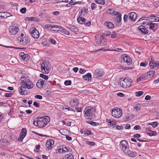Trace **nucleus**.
<instances>
[{"label": "nucleus", "instance_id": "dca6fc26", "mask_svg": "<svg viewBox=\"0 0 159 159\" xmlns=\"http://www.w3.org/2000/svg\"><path fill=\"white\" fill-rule=\"evenodd\" d=\"M46 81L43 80H39L36 84V86L39 88H42L44 85H45V82Z\"/></svg>", "mask_w": 159, "mask_h": 159}, {"label": "nucleus", "instance_id": "4d7b16f0", "mask_svg": "<svg viewBox=\"0 0 159 159\" xmlns=\"http://www.w3.org/2000/svg\"><path fill=\"white\" fill-rule=\"evenodd\" d=\"M128 17H129L128 15H127L125 14L124 15L123 20L125 22H126L127 21Z\"/></svg>", "mask_w": 159, "mask_h": 159}, {"label": "nucleus", "instance_id": "79ce46f5", "mask_svg": "<svg viewBox=\"0 0 159 159\" xmlns=\"http://www.w3.org/2000/svg\"><path fill=\"white\" fill-rule=\"evenodd\" d=\"M88 9L86 8H82L81 10V11L80 12V15L82 16L83 15V13L84 12L85 13H87L88 12Z\"/></svg>", "mask_w": 159, "mask_h": 159}, {"label": "nucleus", "instance_id": "680f3d73", "mask_svg": "<svg viewBox=\"0 0 159 159\" xmlns=\"http://www.w3.org/2000/svg\"><path fill=\"white\" fill-rule=\"evenodd\" d=\"M13 94L12 93H6L5 97L7 98L10 97Z\"/></svg>", "mask_w": 159, "mask_h": 159}, {"label": "nucleus", "instance_id": "5701e85b", "mask_svg": "<svg viewBox=\"0 0 159 159\" xmlns=\"http://www.w3.org/2000/svg\"><path fill=\"white\" fill-rule=\"evenodd\" d=\"M103 75V73L102 71L96 70L95 72V75L97 77H101Z\"/></svg>", "mask_w": 159, "mask_h": 159}, {"label": "nucleus", "instance_id": "5fc2aeb1", "mask_svg": "<svg viewBox=\"0 0 159 159\" xmlns=\"http://www.w3.org/2000/svg\"><path fill=\"white\" fill-rule=\"evenodd\" d=\"M36 120H34L33 121V123L34 125L35 126H39V121L37 119H36Z\"/></svg>", "mask_w": 159, "mask_h": 159}, {"label": "nucleus", "instance_id": "e433bc0d", "mask_svg": "<svg viewBox=\"0 0 159 159\" xmlns=\"http://www.w3.org/2000/svg\"><path fill=\"white\" fill-rule=\"evenodd\" d=\"M95 1L96 3L101 5H104L105 3L104 0H95Z\"/></svg>", "mask_w": 159, "mask_h": 159}, {"label": "nucleus", "instance_id": "c756f323", "mask_svg": "<svg viewBox=\"0 0 159 159\" xmlns=\"http://www.w3.org/2000/svg\"><path fill=\"white\" fill-rule=\"evenodd\" d=\"M55 27H57V26H56V25H52L48 24H47L45 25V27L49 30H51Z\"/></svg>", "mask_w": 159, "mask_h": 159}, {"label": "nucleus", "instance_id": "9d476101", "mask_svg": "<svg viewBox=\"0 0 159 159\" xmlns=\"http://www.w3.org/2000/svg\"><path fill=\"white\" fill-rule=\"evenodd\" d=\"M149 28L153 31H155L158 28V25L157 24L153 23L152 22H148L147 23Z\"/></svg>", "mask_w": 159, "mask_h": 159}, {"label": "nucleus", "instance_id": "6e6552de", "mask_svg": "<svg viewBox=\"0 0 159 159\" xmlns=\"http://www.w3.org/2000/svg\"><path fill=\"white\" fill-rule=\"evenodd\" d=\"M120 146L125 152L129 149L128 144L127 142L125 140L121 141L120 142Z\"/></svg>", "mask_w": 159, "mask_h": 159}, {"label": "nucleus", "instance_id": "f704fd0d", "mask_svg": "<svg viewBox=\"0 0 159 159\" xmlns=\"http://www.w3.org/2000/svg\"><path fill=\"white\" fill-rule=\"evenodd\" d=\"M147 134L150 136H155L157 134L156 131H151L150 132L147 133Z\"/></svg>", "mask_w": 159, "mask_h": 159}, {"label": "nucleus", "instance_id": "37998d69", "mask_svg": "<svg viewBox=\"0 0 159 159\" xmlns=\"http://www.w3.org/2000/svg\"><path fill=\"white\" fill-rule=\"evenodd\" d=\"M37 19L36 17H27L26 18V20L28 21H35Z\"/></svg>", "mask_w": 159, "mask_h": 159}, {"label": "nucleus", "instance_id": "4468645a", "mask_svg": "<svg viewBox=\"0 0 159 159\" xmlns=\"http://www.w3.org/2000/svg\"><path fill=\"white\" fill-rule=\"evenodd\" d=\"M54 141L52 139L48 140L46 143V147L48 149H50L52 148V145L54 144Z\"/></svg>", "mask_w": 159, "mask_h": 159}, {"label": "nucleus", "instance_id": "f8f14e48", "mask_svg": "<svg viewBox=\"0 0 159 159\" xmlns=\"http://www.w3.org/2000/svg\"><path fill=\"white\" fill-rule=\"evenodd\" d=\"M139 30L140 31L141 33L143 34H147L148 32V31L145 27L143 25H140L139 27Z\"/></svg>", "mask_w": 159, "mask_h": 159}, {"label": "nucleus", "instance_id": "72a5a7b5", "mask_svg": "<svg viewBox=\"0 0 159 159\" xmlns=\"http://www.w3.org/2000/svg\"><path fill=\"white\" fill-rule=\"evenodd\" d=\"M78 22L80 24H82L84 23L85 21V19L84 18L79 17L77 19Z\"/></svg>", "mask_w": 159, "mask_h": 159}, {"label": "nucleus", "instance_id": "b1692460", "mask_svg": "<svg viewBox=\"0 0 159 159\" xmlns=\"http://www.w3.org/2000/svg\"><path fill=\"white\" fill-rule=\"evenodd\" d=\"M69 28L74 32L76 33L79 31L77 28L75 26L70 25L69 26Z\"/></svg>", "mask_w": 159, "mask_h": 159}, {"label": "nucleus", "instance_id": "c03bdc74", "mask_svg": "<svg viewBox=\"0 0 159 159\" xmlns=\"http://www.w3.org/2000/svg\"><path fill=\"white\" fill-rule=\"evenodd\" d=\"M35 1V0H25V3L29 5L31 4Z\"/></svg>", "mask_w": 159, "mask_h": 159}, {"label": "nucleus", "instance_id": "473e14b6", "mask_svg": "<svg viewBox=\"0 0 159 159\" xmlns=\"http://www.w3.org/2000/svg\"><path fill=\"white\" fill-rule=\"evenodd\" d=\"M157 61L155 62H153L150 61L149 63V66L151 69H153L157 66Z\"/></svg>", "mask_w": 159, "mask_h": 159}, {"label": "nucleus", "instance_id": "864d4df0", "mask_svg": "<svg viewBox=\"0 0 159 159\" xmlns=\"http://www.w3.org/2000/svg\"><path fill=\"white\" fill-rule=\"evenodd\" d=\"M114 10L113 9L110 8L107 10V11L108 13H109L110 14H113V13H114Z\"/></svg>", "mask_w": 159, "mask_h": 159}, {"label": "nucleus", "instance_id": "f257e3e1", "mask_svg": "<svg viewBox=\"0 0 159 159\" xmlns=\"http://www.w3.org/2000/svg\"><path fill=\"white\" fill-rule=\"evenodd\" d=\"M95 109L90 107L86 108L84 111V115L85 118L87 119L92 120L95 116Z\"/></svg>", "mask_w": 159, "mask_h": 159}, {"label": "nucleus", "instance_id": "ea45409f", "mask_svg": "<svg viewBox=\"0 0 159 159\" xmlns=\"http://www.w3.org/2000/svg\"><path fill=\"white\" fill-rule=\"evenodd\" d=\"M87 122L93 126H97L99 125L98 123L95 122L90 121L89 122H89Z\"/></svg>", "mask_w": 159, "mask_h": 159}, {"label": "nucleus", "instance_id": "39448f33", "mask_svg": "<svg viewBox=\"0 0 159 159\" xmlns=\"http://www.w3.org/2000/svg\"><path fill=\"white\" fill-rule=\"evenodd\" d=\"M9 30L11 34L12 35H15L19 30V26L17 24H15L9 27Z\"/></svg>", "mask_w": 159, "mask_h": 159}, {"label": "nucleus", "instance_id": "f03ea898", "mask_svg": "<svg viewBox=\"0 0 159 159\" xmlns=\"http://www.w3.org/2000/svg\"><path fill=\"white\" fill-rule=\"evenodd\" d=\"M21 85L24 88L32 89L34 86L32 82L29 79L25 78L21 83Z\"/></svg>", "mask_w": 159, "mask_h": 159}, {"label": "nucleus", "instance_id": "aec40b11", "mask_svg": "<svg viewBox=\"0 0 159 159\" xmlns=\"http://www.w3.org/2000/svg\"><path fill=\"white\" fill-rule=\"evenodd\" d=\"M12 16L11 14L10 13L7 12H3L2 13L1 16L4 18H7Z\"/></svg>", "mask_w": 159, "mask_h": 159}, {"label": "nucleus", "instance_id": "c85d7f7f", "mask_svg": "<svg viewBox=\"0 0 159 159\" xmlns=\"http://www.w3.org/2000/svg\"><path fill=\"white\" fill-rule=\"evenodd\" d=\"M27 133V130L25 128H23L22 129L20 134V135H21V136L25 137Z\"/></svg>", "mask_w": 159, "mask_h": 159}, {"label": "nucleus", "instance_id": "603ef678", "mask_svg": "<svg viewBox=\"0 0 159 159\" xmlns=\"http://www.w3.org/2000/svg\"><path fill=\"white\" fill-rule=\"evenodd\" d=\"M84 134L87 135H92L93 134L91 133V130H87L85 131Z\"/></svg>", "mask_w": 159, "mask_h": 159}, {"label": "nucleus", "instance_id": "6e6d98bb", "mask_svg": "<svg viewBox=\"0 0 159 159\" xmlns=\"http://www.w3.org/2000/svg\"><path fill=\"white\" fill-rule=\"evenodd\" d=\"M26 10V9L25 7H23L20 10V12L22 13H25Z\"/></svg>", "mask_w": 159, "mask_h": 159}, {"label": "nucleus", "instance_id": "7c9ffc66", "mask_svg": "<svg viewBox=\"0 0 159 159\" xmlns=\"http://www.w3.org/2000/svg\"><path fill=\"white\" fill-rule=\"evenodd\" d=\"M50 120V117L48 116H45V118H44V120H43V123H44V124L46 126L49 123Z\"/></svg>", "mask_w": 159, "mask_h": 159}, {"label": "nucleus", "instance_id": "09e8293b", "mask_svg": "<svg viewBox=\"0 0 159 159\" xmlns=\"http://www.w3.org/2000/svg\"><path fill=\"white\" fill-rule=\"evenodd\" d=\"M40 76L45 80H47L48 78V76H47L43 74H41L40 75Z\"/></svg>", "mask_w": 159, "mask_h": 159}, {"label": "nucleus", "instance_id": "13d9d810", "mask_svg": "<svg viewBox=\"0 0 159 159\" xmlns=\"http://www.w3.org/2000/svg\"><path fill=\"white\" fill-rule=\"evenodd\" d=\"M37 119L38 121H43V120H44V117H39L37 118H35V119Z\"/></svg>", "mask_w": 159, "mask_h": 159}, {"label": "nucleus", "instance_id": "9b49d317", "mask_svg": "<svg viewBox=\"0 0 159 159\" xmlns=\"http://www.w3.org/2000/svg\"><path fill=\"white\" fill-rule=\"evenodd\" d=\"M18 40L20 41V43L23 45H25L29 43V39L27 37H19Z\"/></svg>", "mask_w": 159, "mask_h": 159}, {"label": "nucleus", "instance_id": "bb28decb", "mask_svg": "<svg viewBox=\"0 0 159 159\" xmlns=\"http://www.w3.org/2000/svg\"><path fill=\"white\" fill-rule=\"evenodd\" d=\"M19 56L23 60H25V59L27 57L28 55L27 54H25L23 52H21L19 54Z\"/></svg>", "mask_w": 159, "mask_h": 159}, {"label": "nucleus", "instance_id": "393cba45", "mask_svg": "<svg viewBox=\"0 0 159 159\" xmlns=\"http://www.w3.org/2000/svg\"><path fill=\"white\" fill-rule=\"evenodd\" d=\"M146 76L145 75V74L140 76L137 78V82H139L141 80H147V77H146Z\"/></svg>", "mask_w": 159, "mask_h": 159}, {"label": "nucleus", "instance_id": "0e129e2a", "mask_svg": "<svg viewBox=\"0 0 159 159\" xmlns=\"http://www.w3.org/2000/svg\"><path fill=\"white\" fill-rule=\"evenodd\" d=\"M35 98H36L39 99H41L43 97L42 96L39 95H37L35 96Z\"/></svg>", "mask_w": 159, "mask_h": 159}, {"label": "nucleus", "instance_id": "3c124183", "mask_svg": "<svg viewBox=\"0 0 159 159\" xmlns=\"http://www.w3.org/2000/svg\"><path fill=\"white\" fill-rule=\"evenodd\" d=\"M99 36L98 35V36H97V35H96V36H95V39L96 38H98V39L99 40L101 41V42L104 39V37L103 36H100V37L99 38L98 37H99Z\"/></svg>", "mask_w": 159, "mask_h": 159}, {"label": "nucleus", "instance_id": "1a4fd4ad", "mask_svg": "<svg viewBox=\"0 0 159 159\" xmlns=\"http://www.w3.org/2000/svg\"><path fill=\"white\" fill-rule=\"evenodd\" d=\"M124 61L128 65H130L132 63V60L130 57L127 55H123L122 56Z\"/></svg>", "mask_w": 159, "mask_h": 159}, {"label": "nucleus", "instance_id": "bf43d9fd", "mask_svg": "<svg viewBox=\"0 0 159 159\" xmlns=\"http://www.w3.org/2000/svg\"><path fill=\"white\" fill-rule=\"evenodd\" d=\"M113 15H114L119 16L120 15H121V13L119 11H114V13H113Z\"/></svg>", "mask_w": 159, "mask_h": 159}, {"label": "nucleus", "instance_id": "774afa93", "mask_svg": "<svg viewBox=\"0 0 159 159\" xmlns=\"http://www.w3.org/2000/svg\"><path fill=\"white\" fill-rule=\"evenodd\" d=\"M39 105V104L36 102H34L33 103V105L37 107H40Z\"/></svg>", "mask_w": 159, "mask_h": 159}, {"label": "nucleus", "instance_id": "69168bd1", "mask_svg": "<svg viewBox=\"0 0 159 159\" xmlns=\"http://www.w3.org/2000/svg\"><path fill=\"white\" fill-rule=\"evenodd\" d=\"M24 138V137L21 136V135H20L19 137L18 138V141L20 142H22Z\"/></svg>", "mask_w": 159, "mask_h": 159}, {"label": "nucleus", "instance_id": "a18cd8bd", "mask_svg": "<svg viewBox=\"0 0 159 159\" xmlns=\"http://www.w3.org/2000/svg\"><path fill=\"white\" fill-rule=\"evenodd\" d=\"M91 8L92 10L95 9L97 8V5L94 3H92L91 5Z\"/></svg>", "mask_w": 159, "mask_h": 159}, {"label": "nucleus", "instance_id": "412c9836", "mask_svg": "<svg viewBox=\"0 0 159 159\" xmlns=\"http://www.w3.org/2000/svg\"><path fill=\"white\" fill-rule=\"evenodd\" d=\"M91 75L90 73H88L83 76V78L85 80L89 81L91 80Z\"/></svg>", "mask_w": 159, "mask_h": 159}, {"label": "nucleus", "instance_id": "052dcab7", "mask_svg": "<svg viewBox=\"0 0 159 159\" xmlns=\"http://www.w3.org/2000/svg\"><path fill=\"white\" fill-rule=\"evenodd\" d=\"M116 36V35L115 32H112L111 34V37L112 38H114Z\"/></svg>", "mask_w": 159, "mask_h": 159}, {"label": "nucleus", "instance_id": "a211bd4d", "mask_svg": "<svg viewBox=\"0 0 159 159\" xmlns=\"http://www.w3.org/2000/svg\"><path fill=\"white\" fill-rule=\"evenodd\" d=\"M155 74V71L154 70H152L148 72L147 74H145L147 80L153 77Z\"/></svg>", "mask_w": 159, "mask_h": 159}, {"label": "nucleus", "instance_id": "20e7f679", "mask_svg": "<svg viewBox=\"0 0 159 159\" xmlns=\"http://www.w3.org/2000/svg\"><path fill=\"white\" fill-rule=\"evenodd\" d=\"M132 82L131 79L127 77L120 82V85L123 88H126L131 86Z\"/></svg>", "mask_w": 159, "mask_h": 159}, {"label": "nucleus", "instance_id": "338daca9", "mask_svg": "<svg viewBox=\"0 0 159 159\" xmlns=\"http://www.w3.org/2000/svg\"><path fill=\"white\" fill-rule=\"evenodd\" d=\"M82 109V108L80 107H76L75 108L76 111L78 112H80L81 111Z\"/></svg>", "mask_w": 159, "mask_h": 159}, {"label": "nucleus", "instance_id": "2eb2a0df", "mask_svg": "<svg viewBox=\"0 0 159 159\" xmlns=\"http://www.w3.org/2000/svg\"><path fill=\"white\" fill-rule=\"evenodd\" d=\"M125 152L129 157H135L137 155L136 152L131 151L129 149Z\"/></svg>", "mask_w": 159, "mask_h": 159}, {"label": "nucleus", "instance_id": "2f4dec72", "mask_svg": "<svg viewBox=\"0 0 159 159\" xmlns=\"http://www.w3.org/2000/svg\"><path fill=\"white\" fill-rule=\"evenodd\" d=\"M140 108L141 106L139 104H136L134 106L133 110L134 111H137L140 110Z\"/></svg>", "mask_w": 159, "mask_h": 159}, {"label": "nucleus", "instance_id": "cd10ccee", "mask_svg": "<svg viewBox=\"0 0 159 159\" xmlns=\"http://www.w3.org/2000/svg\"><path fill=\"white\" fill-rule=\"evenodd\" d=\"M105 25L109 29H112L114 27V25L112 23L109 22H106Z\"/></svg>", "mask_w": 159, "mask_h": 159}, {"label": "nucleus", "instance_id": "4be33fe9", "mask_svg": "<svg viewBox=\"0 0 159 159\" xmlns=\"http://www.w3.org/2000/svg\"><path fill=\"white\" fill-rule=\"evenodd\" d=\"M7 140L6 139H2L0 140V144L4 146H6L8 144Z\"/></svg>", "mask_w": 159, "mask_h": 159}, {"label": "nucleus", "instance_id": "4c0bfd02", "mask_svg": "<svg viewBox=\"0 0 159 159\" xmlns=\"http://www.w3.org/2000/svg\"><path fill=\"white\" fill-rule=\"evenodd\" d=\"M61 31L63 33L67 35H70V33L69 32L65 29H62V30H61Z\"/></svg>", "mask_w": 159, "mask_h": 159}, {"label": "nucleus", "instance_id": "f3484780", "mask_svg": "<svg viewBox=\"0 0 159 159\" xmlns=\"http://www.w3.org/2000/svg\"><path fill=\"white\" fill-rule=\"evenodd\" d=\"M79 104V101L76 99L75 98L72 100H71L70 102V104L72 107H74L77 106Z\"/></svg>", "mask_w": 159, "mask_h": 159}, {"label": "nucleus", "instance_id": "7ed1b4c3", "mask_svg": "<svg viewBox=\"0 0 159 159\" xmlns=\"http://www.w3.org/2000/svg\"><path fill=\"white\" fill-rule=\"evenodd\" d=\"M111 110V114L114 117L117 118L121 116L122 113V110L121 109L114 108Z\"/></svg>", "mask_w": 159, "mask_h": 159}, {"label": "nucleus", "instance_id": "8fccbe9b", "mask_svg": "<svg viewBox=\"0 0 159 159\" xmlns=\"http://www.w3.org/2000/svg\"><path fill=\"white\" fill-rule=\"evenodd\" d=\"M71 84V81L70 80H66L64 82V84L66 85H69Z\"/></svg>", "mask_w": 159, "mask_h": 159}, {"label": "nucleus", "instance_id": "e2e57ef3", "mask_svg": "<svg viewBox=\"0 0 159 159\" xmlns=\"http://www.w3.org/2000/svg\"><path fill=\"white\" fill-rule=\"evenodd\" d=\"M134 129L135 130H141V128L139 125H136L134 127Z\"/></svg>", "mask_w": 159, "mask_h": 159}, {"label": "nucleus", "instance_id": "a878e982", "mask_svg": "<svg viewBox=\"0 0 159 159\" xmlns=\"http://www.w3.org/2000/svg\"><path fill=\"white\" fill-rule=\"evenodd\" d=\"M61 159H74V156L71 154H66L63 158H61Z\"/></svg>", "mask_w": 159, "mask_h": 159}, {"label": "nucleus", "instance_id": "a19ab883", "mask_svg": "<svg viewBox=\"0 0 159 159\" xmlns=\"http://www.w3.org/2000/svg\"><path fill=\"white\" fill-rule=\"evenodd\" d=\"M39 128H42L44 127L45 125L44 124V123L43 121H39Z\"/></svg>", "mask_w": 159, "mask_h": 159}, {"label": "nucleus", "instance_id": "0eeeda50", "mask_svg": "<svg viewBox=\"0 0 159 159\" xmlns=\"http://www.w3.org/2000/svg\"><path fill=\"white\" fill-rule=\"evenodd\" d=\"M30 33L31 36L34 39H38L39 37V31L35 28H32L30 30Z\"/></svg>", "mask_w": 159, "mask_h": 159}, {"label": "nucleus", "instance_id": "de8ad7c7", "mask_svg": "<svg viewBox=\"0 0 159 159\" xmlns=\"http://www.w3.org/2000/svg\"><path fill=\"white\" fill-rule=\"evenodd\" d=\"M143 93V92L142 91H139L138 92H136L135 93L136 96H140L142 95Z\"/></svg>", "mask_w": 159, "mask_h": 159}, {"label": "nucleus", "instance_id": "49530a36", "mask_svg": "<svg viewBox=\"0 0 159 159\" xmlns=\"http://www.w3.org/2000/svg\"><path fill=\"white\" fill-rule=\"evenodd\" d=\"M86 143L90 146H94L95 145V143L93 142H89L87 141L86 142Z\"/></svg>", "mask_w": 159, "mask_h": 159}, {"label": "nucleus", "instance_id": "c9c22d12", "mask_svg": "<svg viewBox=\"0 0 159 159\" xmlns=\"http://www.w3.org/2000/svg\"><path fill=\"white\" fill-rule=\"evenodd\" d=\"M158 123L157 122H154L148 123L149 125H151L153 127L155 128L158 125Z\"/></svg>", "mask_w": 159, "mask_h": 159}, {"label": "nucleus", "instance_id": "58836bf2", "mask_svg": "<svg viewBox=\"0 0 159 159\" xmlns=\"http://www.w3.org/2000/svg\"><path fill=\"white\" fill-rule=\"evenodd\" d=\"M116 20L118 23L120 22L121 20V15L116 16Z\"/></svg>", "mask_w": 159, "mask_h": 159}, {"label": "nucleus", "instance_id": "ddd939ff", "mask_svg": "<svg viewBox=\"0 0 159 159\" xmlns=\"http://www.w3.org/2000/svg\"><path fill=\"white\" fill-rule=\"evenodd\" d=\"M129 19L131 21H134L136 19L137 15L134 12H131L128 14Z\"/></svg>", "mask_w": 159, "mask_h": 159}, {"label": "nucleus", "instance_id": "423d86ee", "mask_svg": "<svg viewBox=\"0 0 159 159\" xmlns=\"http://www.w3.org/2000/svg\"><path fill=\"white\" fill-rule=\"evenodd\" d=\"M48 63L47 61H43L41 65V70L43 73L44 74L48 73L49 72V68L48 67Z\"/></svg>", "mask_w": 159, "mask_h": 159}, {"label": "nucleus", "instance_id": "6ab92c4d", "mask_svg": "<svg viewBox=\"0 0 159 159\" xmlns=\"http://www.w3.org/2000/svg\"><path fill=\"white\" fill-rule=\"evenodd\" d=\"M25 88L22 86L19 88V92L20 94L25 95L27 94V92L25 91Z\"/></svg>", "mask_w": 159, "mask_h": 159}]
</instances>
